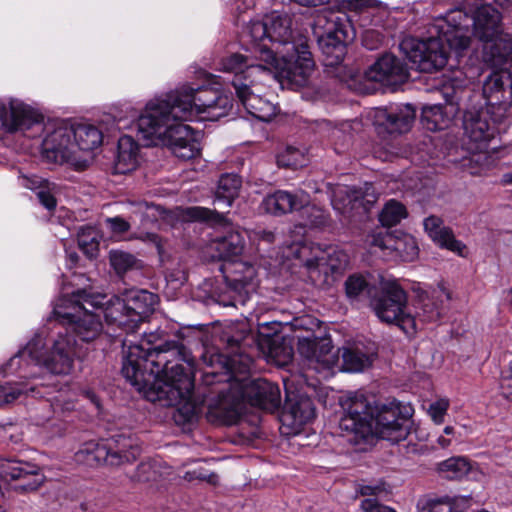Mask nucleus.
<instances>
[{
	"mask_svg": "<svg viewBox=\"0 0 512 512\" xmlns=\"http://www.w3.org/2000/svg\"><path fill=\"white\" fill-rule=\"evenodd\" d=\"M429 37H406L400 50L411 62L412 68L432 73L442 69L448 59L444 42L456 53L471 45L472 36L490 49L486 60L499 65L512 55V34L504 32L502 13L491 4L477 6L469 16L455 10L443 18H437L428 28Z\"/></svg>",
	"mask_w": 512,
	"mask_h": 512,
	"instance_id": "nucleus-1",
	"label": "nucleus"
},
{
	"mask_svg": "<svg viewBox=\"0 0 512 512\" xmlns=\"http://www.w3.org/2000/svg\"><path fill=\"white\" fill-rule=\"evenodd\" d=\"M162 340L160 332L145 335L139 344L123 340V376L151 402L176 406L183 422H191L201 411L194 399V382L179 363L185 360L179 341Z\"/></svg>",
	"mask_w": 512,
	"mask_h": 512,
	"instance_id": "nucleus-2",
	"label": "nucleus"
},
{
	"mask_svg": "<svg viewBox=\"0 0 512 512\" xmlns=\"http://www.w3.org/2000/svg\"><path fill=\"white\" fill-rule=\"evenodd\" d=\"M232 99L212 88L183 87L150 100L137 121L139 138L146 145H162L181 160L200 155V143L186 121H217L227 116Z\"/></svg>",
	"mask_w": 512,
	"mask_h": 512,
	"instance_id": "nucleus-3",
	"label": "nucleus"
},
{
	"mask_svg": "<svg viewBox=\"0 0 512 512\" xmlns=\"http://www.w3.org/2000/svg\"><path fill=\"white\" fill-rule=\"evenodd\" d=\"M340 404L343 415L339 427L354 435L355 442L370 436L399 442L410 434L411 420L401 412L398 403L374 406V401L356 392L348 394Z\"/></svg>",
	"mask_w": 512,
	"mask_h": 512,
	"instance_id": "nucleus-4",
	"label": "nucleus"
},
{
	"mask_svg": "<svg viewBox=\"0 0 512 512\" xmlns=\"http://www.w3.org/2000/svg\"><path fill=\"white\" fill-rule=\"evenodd\" d=\"M105 295L92 294L86 290H77L71 295L59 299L54 307V314L67 324L62 334L77 342L90 343L95 341L103 332L100 315L91 309H102Z\"/></svg>",
	"mask_w": 512,
	"mask_h": 512,
	"instance_id": "nucleus-5",
	"label": "nucleus"
},
{
	"mask_svg": "<svg viewBox=\"0 0 512 512\" xmlns=\"http://www.w3.org/2000/svg\"><path fill=\"white\" fill-rule=\"evenodd\" d=\"M44 345L43 338L36 335L18 355L10 360L9 365H12L18 357L27 356L53 374H69L73 369L74 358L80 356L77 341L59 332L53 339L50 352H44Z\"/></svg>",
	"mask_w": 512,
	"mask_h": 512,
	"instance_id": "nucleus-6",
	"label": "nucleus"
},
{
	"mask_svg": "<svg viewBox=\"0 0 512 512\" xmlns=\"http://www.w3.org/2000/svg\"><path fill=\"white\" fill-rule=\"evenodd\" d=\"M370 307L382 323L395 325L406 334L415 333V317L409 309L407 293L395 280L381 283L379 292L370 298Z\"/></svg>",
	"mask_w": 512,
	"mask_h": 512,
	"instance_id": "nucleus-7",
	"label": "nucleus"
},
{
	"mask_svg": "<svg viewBox=\"0 0 512 512\" xmlns=\"http://www.w3.org/2000/svg\"><path fill=\"white\" fill-rule=\"evenodd\" d=\"M261 59L269 67L265 76H278L297 87L304 86L314 71V61L306 44L301 43L295 53L278 59L271 49H260Z\"/></svg>",
	"mask_w": 512,
	"mask_h": 512,
	"instance_id": "nucleus-8",
	"label": "nucleus"
},
{
	"mask_svg": "<svg viewBox=\"0 0 512 512\" xmlns=\"http://www.w3.org/2000/svg\"><path fill=\"white\" fill-rule=\"evenodd\" d=\"M295 257L299 259L315 282L327 281L329 274H340L348 265V255L335 247L323 250L318 245L303 244L295 249Z\"/></svg>",
	"mask_w": 512,
	"mask_h": 512,
	"instance_id": "nucleus-9",
	"label": "nucleus"
},
{
	"mask_svg": "<svg viewBox=\"0 0 512 512\" xmlns=\"http://www.w3.org/2000/svg\"><path fill=\"white\" fill-rule=\"evenodd\" d=\"M463 128L465 135L474 145L471 149L478 151L465 159L463 166L471 175H479L487 160V155L482 153V150L486 149L488 142L494 137L495 127L489 123V114L486 110H469L464 114Z\"/></svg>",
	"mask_w": 512,
	"mask_h": 512,
	"instance_id": "nucleus-10",
	"label": "nucleus"
},
{
	"mask_svg": "<svg viewBox=\"0 0 512 512\" xmlns=\"http://www.w3.org/2000/svg\"><path fill=\"white\" fill-rule=\"evenodd\" d=\"M315 26L322 29L319 32V44L325 54L334 55L336 61H340L345 50V44L352 40L350 25L345 15H337L329 12L319 14L315 20Z\"/></svg>",
	"mask_w": 512,
	"mask_h": 512,
	"instance_id": "nucleus-11",
	"label": "nucleus"
},
{
	"mask_svg": "<svg viewBox=\"0 0 512 512\" xmlns=\"http://www.w3.org/2000/svg\"><path fill=\"white\" fill-rule=\"evenodd\" d=\"M42 149L48 160L74 167L73 124L53 122L46 125Z\"/></svg>",
	"mask_w": 512,
	"mask_h": 512,
	"instance_id": "nucleus-12",
	"label": "nucleus"
},
{
	"mask_svg": "<svg viewBox=\"0 0 512 512\" xmlns=\"http://www.w3.org/2000/svg\"><path fill=\"white\" fill-rule=\"evenodd\" d=\"M298 351L308 365L318 372H336L341 349L334 350L330 337H303L298 339Z\"/></svg>",
	"mask_w": 512,
	"mask_h": 512,
	"instance_id": "nucleus-13",
	"label": "nucleus"
},
{
	"mask_svg": "<svg viewBox=\"0 0 512 512\" xmlns=\"http://www.w3.org/2000/svg\"><path fill=\"white\" fill-rule=\"evenodd\" d=\"M227 286L235 293V301L244 305L259 285L256 267L246 261H233L221 267Z\"/></svg>",
	"mask_w": 512,
	"mask_h": 512,
	"instance_id": "nucleus-14",
	"label": "nucleus"
},
{
	"mask_svg": "<svg viewBox=\"0 0 512 512\" xmlns=\"http://www.w3.org/2000/svg\"><path fill=\"white\" fill-rule=\"evenodd\" d=\"M0 476L5 481H15V489L21 492L36 491L44 482L45 476L35 464L8 460L0 466Z\"/></svg>",
	"mask_w": 512,
	"mask_h": 512,
	"instance_id": "nucleus-15",
	"label": "nucleus"
},
{
	"mask_svg": "<svg viewBox=\"0 0 512 512\" xmlns=\"http://www.w3.org/2000/svg\"><path fill=\"white\" fill-rule=\"evenodd\" d=\"M41 116L30 106L18 99H0V122L7 132L27 130L40 125Z\"/></svg>",
	"mask_w": 512,
	"mask_h": 512,
	"instance_id": "nucleus-16",
	"label": "nucleus"
},
{
	"mask_svg": "<svg viewBox=\"0 0 512 512\" xmlns=\"http://www.w3.org/2000/svg\"><path fill=\"white\" fill-rule=\"evenodd\" d=\"M103 141L102 132L88 123L73 124V146H75L74 168L83 170L93 160V150Z\"/></svg>",
	"mask_w": 512,
	"mask_h": 512,
	"instance_id": "nucleus-17",
	"label": "nucleus"
},
{
	"mask_svg": "<svg viewBox=\"0 0 512 512\" xmlns=\"http://www.w3.org/2000/svg\"><path fill=\"white\" fill-rule=\"evenodd\" d=\"M265 76L243 82L240 77L232 81L239 101L249 114L261 121H270L276 115V106L255 92L254 83Z\"/></svg>",
	"mask_w": 512,
	"mask_h": 512,
	"instance_id": "nucleus-18",
	"label": "nucleus"
},
{
	"mask_svg": "<svg viewBox=\"0 0 512 512\" xmlns=\"http://www.w3.org/2000/svg\"><path fill=\"white\" fill-rule=\"evenodd\" d=\"M365 78L384 86H396L406 81L408 71L394 55L385 54L366 70Z\"/></svg>",
	"mask_w": 512,
	"mask_h": 512,
	"instance_id": "nucleus-19",
	"label": "nucleus"
},
{
	"mask_svg": "<svg viewBox=\"0 0 512 512\" xmlns=\"http://www.w3.org/2000/svg\"><path fill=\"white\" fill-rule=\"evenodd\" d=\"M415 118V110L410 104L378 108L374 113V123L388 133H405L410 130Z\"/></svg>",
	"mask_w": 512,
	"mask_h": 512,
	"instance_id": "nucleus-20",
	"label": "nucleus"
},
{
	"mask_svg": "<svg viewBox=\"0 0 512 512\" xmlns=\"http://www.w3.org/2000/svg\"><path fill=\"white\" fill-rule=\"evenodd\" d=\"M221 69L225 72L234 73V79L240 77L243 82L249 83V80L257 79L258 76H265V72L269 67L266 63L259 61L258 55L253 56L242 54H232L223 58L220 62Z\"/></svg>",
	"mask_w": 512,
	"mask_h": 512,
	"instance_id": "nucleus-21",
	"label": "nucleus"
},
{
	"mask_svg": "<svg viewBox=\"0 0 512 512\" xmlns=\"http://www.w3.org/2000/svg\"><path fill=\"white\" fill-rule=\"evenodd\" d=\"M103 442L108 451L109 466L130 464L138 458L141 452L137 439L130 434H115Z\"/></svg>",
	"mask_w": 512,
	"mask_h": 512,
	"instance_id": "nucleus-22",
	"label": "nucleus"
},
{
	"mask_svg": "<svg viewBox=\"0 0 512 512\" xmlns=\"http://www.w3.org/2000/svg\"><path fill=\"white\" fill-rule=\"evenodd\" d=\"M245 248L244 233L239 230H229L224 235L213 239L209 245V249L213 252V257L230 263L240 261Z\"/></svg>",
	"mask_w": 512,
	"mask_h": 512,
	"instance_id": "nucleus-23",
	"label": "nucleus"
},
{
	"mask_svg": "<svg viewBox=\"0 0 512 512\" xmlns=\"http://www.w3.org/2000/svg\"><path fill=\"white\" fill-rule=\"evenodd\" d=\"M243 395L247 396L253 405L268 411L276 410L281 403L279 387L265 379L253 380L246 386Z\"/></svg>",
	"mask_w": 512,
	"mask_h": 512,
	"instance_id": "nucleus-24",
	"label": "nucleus"
},
{
	"mask_svg": "<svg viewBox=\"0 0 512 512\" xmlns=\"http://www.w3.org/2000/svg\"><path fill=\"white\" fill-rule=\"evenodd\" d=\"M309 200V195L300 190L290 193L278 190L267 195L262 201L263 209L270 214L282 215L302 208Z\"/></svg>",
	"mask_w": 512,
	"mask_h": 512,
	"instance_id": "nucleus-25",
	"label": "nucleus"
},
{
	"mask_svg": "<svg viewBox=\"0 0 512 512\" xmlns=\"http://www.w3.org/2000/svg\"><path fill=\"white\" fill-rule=\"evenodd\" d=\"M315 417V408L312 400L303 395H287V407L282 415V421L299 429Z\"/></svg>",
	"mask_w": 512,
	"mask_h": 512,
	"instance_id": "nucleus-26",
	"label": "nucleus"
},
{
	"mask_svg": "<svg viewBox=\"0 0 512 512\" xmlns=\"http://www.w3.org/2000/svg\"><path fill=\"white\" fill-rule=\"evenodd\" d=\"M124 299L132 326H137L146 315L154 310L158 302L157 295L147 290L139 289L127 291Z\"/></svg>",
	"mask_w": 512,
	"mask_h": 512,
	"instance_id": "nucleus-27",
	"label": "nucleus"
},
{
	"mask_svg": "<svg viewBox=\"0 0 512 512\" xmlns=\"http://www.w3.org/2000/svg\"><path fill=\"white\" fill-rule=\"evenodd\" d=\"M240 413V401L228 395H221L209 403L206 418L214 424L232 425L237 422Z\"/></svg>",
	"mask_w": 512,
	"mask_h": 512,
	"instance_id": "nucleus-28",
	"label": "nucleus"
},
{
	"mask_svg": "<svg viewBox=\"0 0 512 512\" xmlns=\"http://www.w3.org/2000/svg\"><path fill=\"white\" fill-rule=\"evenodd\" d=\"M424 229L438 246L464 256L465 245L455 238L452 230L444 226L440 218L436 216L426 218L424 220Z\"/></svg>",
	"mask_w": 512,
	"mask_h": 512,
	"instance_id": "nucleus-29",
	"label": "nucleus"
},
{
	"mask_svg": "<svg viewBox=\"0 0 512 512\" xmlns=\"http://www.w3.org/2000/svg\"><path fill=\"white\" fill-rule=\"evenodd\" d=\"M138 143L128 135L118 140L117 155L114 162V171L118 174H126L134 171L140 160Z\"/></svg>",
	"mask_w": 512,
	"mask_h": 512,
	"instance_id": "nucleus-30",
	"label": "nucleus"
},
{
	"mask_svg": "<svg viewBox=\"0 0 512 512\" xmlns=\"http://www.w3.org/2000/svg\"><path fill=\"white\" fill-rule=\"evenodd\" d=\"M269 42L289 44L293 38L292 19L287 13L273 11L266 15Z\"/></svg>",
	"mask_w": 512,
	"mask_h": 512,
	"instance_id": "nucleus-31",
	"label": "nucleus"
},
{
	"mask_svg": "<svg viewBox=\"0 0 512 512\" xmlns=\"http://www.w3.org/2000/svg\"><path fill=\"white\" fill-rule=\"evenodd\" d=\"M372 364V358L359 347H343L339 356V366L336 371L362 372Z\"/></svg>",
	"mask_w": 512,
	"mask_h": 512,
	"instance_id": "nucleus-32",
	"label": "nucleus"
},
{
	"mask_svg": "<svg viewBox=\"0 0 512 512\" xmlns=\"http://www.w3.org/2000/svg\"><path fill=\"white\" fill-rule=\"evenodd\" d=\"M241 187V179L233 173L223 174L215 192L214 203L219 209H226L231 206L238 196Z\"/></svg>",
	"mask_w": 512,
	"mask_h": 512,
	"instance_id": "nucleus-33",
	"label": "nucleus"
},
{
	"mask_svg": "<svg viewBox=\"0 0 512 512\" xmlns=\"http://www.w3.org/2000/svg\"><path fill=\"white\" fill-rule=\"evenodd\" d=\"M511 86L510 77L504 72H494L487 77L483 84V96L494 105L506 100V88Z\"/></svg>",
	"mask_w": 512,
	"mask_h": 512,
	"instance_id": "nucleus-34",
	"label": "nucleus"
},
{
	"mask_svg": "<svg viewBox=\"0 0 512 512\" xmlns=\"http://www.w3.org/2000/svg\"><path fill=\"white\" fill-rule=\"evenodd\" d=\"M76 460L88 466L108 465V451L104 442H87L76 453Z\"/></svg>",
	"mask_w": 512,
	"mask_h": 512,
	"instance_id": "nucleus-35",
	"label": "nucleus"
},
{
	"mask_svg": "<svg viewBox=\"0 0 512 512\" xmlns=\"http://www.w3.org/2000/svg\"><path fill=\"white\" fill-rule=\"evenodd\" d=\"M244 37L247 38V42H250L254 45L253 53L258 55L259 61L263 62L261 59L260 49H269L266 44V41L269 42L266 17L263 19V21H251V23L246 28Z\"/></svg>",
	"mask_w": 512,
	"mask_h": 512,
	"instance_id": "nucleus-36",
	"label": "nucleus"
},
{
	"mask_svg": "<svg viewBox=\"0 0 512 512\" xmlns=\"http://www.w3.org/2000/svg\"><path fill=\"white\" fill-rule=\"evenodd\" d=\"M202 360L208 366H214L215 363L220 364L223 368H225L229 373L232 374L235 378L237 374H245L250 367V359L248 357L242 356H233V357H223L221 355H211L209 360L206 355L202 356Z\"/></svg>",
	"mask_w": 512,
	"mask_h": 512,
	"instance_id": "nucleus-37",
	"label": "nucleus"
},
{
	"mask_svg": "<svg viewBox=\"0 0 512 512\" xmlns=\"http://www.w3.org/2000/svg\"><path fill=\"white\" fill-rule=\"evenodd\" d=\"M104 304H108L103 311V315L108 322L117 323L118 326L127 327L129 329L136 327L131 324L124 298L116 297L109 302L104 300Z\"/></svg>",
	"mask_w": 512,
	"mask_h": 512,
	"instance_id": "nucleus-38",
	"label": "nucleus"
},
{
	"mask_svg": "<svg viewBox=\"0 0 512 512\" xmlns=\"http://www.w3.org/2000/svg\"><path fill=\"white\" fill-rule=\"evenodd\" d=\"M421 121L427 130L438 131L448 127L451 119L443 106L431 105L423 107Z\"/></svg>",
	"mask_w": 512,
	"mask_h": 512,
	"instance_id": "nucleus-39",
	"label": "nucleus"
},
{
	"mask_svg": "<svg viewBox=\"0 0 512 512\" xmlns=\"http://www.w3.org/2000/svg\"><path fill=\"white\" fill-rule=\"evenodd\" d=\"M472 469L470 461L462 456L451 457L438 464V471L449 479H460Z\"/></svg>",
	"mask_w": 512,
	"mask_h": 512,
	"instance_id": "nucleus-40",
	"label": "nucleus"
},
{
	"mask_svg": "<svg viewBox=\"0 0 512 512\" xmlns=\"http://www.w3.org/2000/svg\"><path fill=\"white\" fill-rule=\"evenodd\" d=\"M442 316V310L439 306L438 297H426L420 302L419 307L413 317H415V324L417 321L422 323H433L438 321Z\"/></svg>",
	"mask_w": 512,
	"mask_h": 512,
	"instance_id": "nucleus-41",
	"label": "nucleus"
},
{
	"mask_svg": "<svg viewBox=\"0 0 512 512\" xmlns=\"http://www.w3.org/2000/svg\"><path fill=\"white\" fill-rule=\"evenodd\" d=\"M109 260L117 274H123L129 270L140 269L142 267L140 260L132 254L121 250L110 251Z\"/></svg>",
	"mask_w": 512,
	"mask_h": 512,
	"instance_id": "nucleus-42",
	"label": "nucleus"
},
{
	"mask_svg": "<svg viewBox=\"0 0 512 512\" xmlns=\"http://www.w3.org/2000/svg\"><path fill=\"white\" fill-rule=\"evenodd\" d=\"M99 234L97 230L91 226H82L78 231V245L83 253L93 258L98 253L99 247Z\"/></svg>",
	"mask_w": 512,
	"mask_h": 512,
	"instance_id": "nucleus-43",
	"label": "nucleus"
},
{
	"mask_svg": "<svg viewBox=\"0 0 512 512\" xmlns=\"http://www.w3.org/2000/svg\"><path fill=\"white\" fill-rule=\"evenodd\" d=\"M307 157L303 150L293 146H287L284 151L278 154L277 163L279 166L296 169L307 164Z\"/></svg>",
	"mask_w": 512,
	"mask_h": 512,
	"instance_id": "nucleus-44",
	"label": "nucleus"
},
{
	"mask_svg": "<svg viewBox=\"0 0 512 512\" xmlns=\"http://www.w3.org/2000/svg\"><path fill=\"white\" fill-rule=\"evenodd\" d=\"M392 249L395 250L404 261H413L418 257L419 248L416 239L411 235H403L394 238Z\"/></svg>",
	"mask_w": 512,
	"mask_h": 512,
	"instance_id": "nucleus-45",
	"label": "nucleus"
},
{
	"mask_svg": "<svg viewBox=\"0 0 512 512\" xmlns=\"http://www.w3.org/2000/svg\"><path fill=\"white\" fill-rule=\"evenodd\" d=\"M406 217L405 207L394 200L389 201L382 209L379 220L383 226L392 227Z\"/></svg>",
	"mask_w": 512,
	"mask_h": 512,
	"instance_id": "nucleus-46",
	"label": "nucleus"
},
{
	"mask_svg": "<svg viewBox=\"0 0 512 512\" xmlns=\"http://www.w3.org/2000/svg\"><path fill=\"white\" fill-rule=\"evenodd\" d=\"M305 225L311 227H323L328 223V214L321 207L309 205V201L301 208Z\"/></svg>",
	"mask_w": 512,
	"mask_h": 512,
	"instance_id": "nucleus-47",
	"label": "nucleus"
},
{
	"mask_svg": "<svg viewBox=\"0 0 512 512\" xmlns=\"http://www.w3.org/2000/svg\"><path fill=\"white\" fill-rule=\"evenodd\" d=\"M183 218L186 220L196 221H209V222H220L224 216L222 212L210 210L203 207H189L183 211Z\"/></svg>",
	"mask_w": 512,
	"mask_h": 512,
	"instance_id": "nucleus-48",
	"label": "nucleus"
},
{
	"mask_svg": "<svg viewBox=\"0 0 512 512\" xmlns=\"http://www.w3.org/2000/svg\"><path fill=\"white\" fill-rule=\"evenodd\" d=\"M346 295L350 300H357L365 292L370 293L369 284L362 275H351L345 282Z\"/></svg>",
	"mask_w": 512,
	"mask_h": 512,
	"instance_id": "nucleus-49",
	"label": "nucleus"
},
{
	"mask_svg": "<svg viewBox=\"0 0 512 512\" xmlns=\"http://www.w3.org/2000/svg\"><path fill=\"white\" fill-rule=\"evenodd\" d=\"M158 463L156 461L141 462L133 476L134 480L139 482L156 481L159 477Z\"/></svg>",
	"mask_w": 512,
	"mask_h": 512,
	"instance_id": "nucleus-50",
	"label": "nucleus"
},
{
	"mask_svg": "<svg viewBox=\"0 0 512 512\" xmlns=\"http://www.w3.org/2000/svg\"><path fill=\"white\" fill-rule=\"evenodd\" d=\"M131 205L133 207L132 211L136 214H139L146 222L157 221L164 212L161 207L154 204H149L148 202L141 201L137 203H131Z\"/></svg>",
	"mask_w": 512,
	"mask_h": 512,
	"instance_id": "nucleus-51",
	"label": "nucleus"
},
{
	"mask_svg": "<svg viewBox=\"0 0 512 512\" xmlns=\"http://www.w3.org/2000/svg\"><path fill=\"white\" fill-rule=\"evenodd\" d=\"M448 408L449 401L447 399H439L430 404L428 414L435 424H442Z\"/></svg>",
	"mask_w": 512,
	"mask_h": 512,
	"instance_id": "nucleus-52",
	"label": "nucleus"
},
{
	"mask_svg": "<svg viewBox=\"0 0 512 512\" xmlns=\"http://www.w3.org/2000/svg\"><path fill=\"white\" fill-rule=\"evenodd\" d=\"M421 512H453V505L449 498L430 499L423 504Z\"/></svg>",
	"mask_w": 512,
	"mask_h": 512,
	"instance_id": "nucleus-53",
	"label": "nucleus"
},
{
	"mask_svg": "<svg viewBox=\"0 0 512 512\" xmlns=\"http://www.w3.org/2000/svg\"><path fill=\"white\" fill-rule=\"evenodd\" d=\"M394 237L388 233H373L368 236L367 243L371 248L380 250L392 249Z\"/></svg>",
	"mask_w": 512,
	"mask_h": 512,
	"instance_id": "nucleus-54",
	"label": "nucleus"
},
{
	"mask_svg": "<svg viewBox=\"0 0 512 512\" xmlns=\"http://www.w3.org/2000/svg\"><path fill=\"white\" fill-rule=\"evenodd\" d=\"M22 391L21 388L11 385L0 386V405L13 402Z\"/></svg>",
	"mask_w": 512,
	"mask_h": 512,
	"instance_id": "nucleus-55",
	"label": "nucleus"
},
{
	"mask_svg": "<svg viewBox=\"0 0 512 512\" xmlns=\"http://www.w3.org/2000/svg\"><path fill=\"white\" fill-rule=\"evenodd\" d=\"M37 198L40 203L47 208L48 210H53L56 206V199L51 193V189L49 187V183L46 184L41 190L37 193Z\"/></svg>",
	"mask_w": 512,
	"mask_h": 512,
	"instance_id": "nucleus-56",
	"label": "nucleus"
},
{
	"mask_svg": "<svg viewBox=\"0 0 512 512\" xmlns=\"http://www.w3.org/2000/svg\"><path fill=\"white\" fill-rule=\"evenodd\" d=\"M361 509L363 512H396L393 508L380 504L375 499H364L361 502Z\"/></svg>",
	"mask_w": 512,
	"mask_h": 512,
	"instance_id": "nucleus-57",
	"label": "nucleus"
},
{
	"mask_svg": "<svg viewBox=\"0 0 512 512\" xmlns=\"http://www.w3.org/2000/svg\"><path fill=\"white\" fill-rule=\"evenodd\" d=\"M443 433V435H440L437 438V444L443 449L451 446L453 440H459L460 435L457 434L454 427L452 426H446L443 430Z\"/></svg>",
	"mask_w": 512,
	"mask_h": 512,
	"instance_id": "nucleus-58",
	"label": "nucleus"
},
{
	"mask_svg": "<svg viewBox=\"0 0 512 512\" xmlns=\"http://www.w3.org/2000/svg\"><path fill=\"white\" fill-rule=\"evenodd\" d=\"M21 186L30 190H41L48 182L38 176H22L19 178Z\"/></svg>",
	"mask_w": 512,
	"mask_h": 512,
	"instance_id": "nucleus-59",
	"label": "nucleus"
},
{
	"mask_svg": "<svg viewBox=\"0 0 512 512\" xmlns=\"http://www.w3.org/2000/svg\"><path fill=\"white\" fill-rule=\"evenodd\" d=\"M106 221L112 232L117 234H122L130 228L129 223L120 217L108 218Z\"/></svg>",
	"mask_w": 512,
	"mask_h": 512,
	"instance_id": "nucleus-60",
	"label": "nucleus"
},
{
	"mask_svg": "<svg viewBox=\"0 0 512 512\" xmlns=\"http://www.w3.org/2000/svg\"><path fill=\"white\" fill-rule=\"evenodd\" d=\"M347 7L354 11H360L365 8L376 7L377 0H343Z\"/></svg>",
	"mask_w": 512,
	"mask_h": 512,
	"instance_id": "nucleus-61",
	"label": "nucleus"
},
{
	"mask_svg": "<svg viewBox=\"0 0 512 512\" xmlns=\"http://www.w3.org/2000/svg\"><path fill=\"white\" fill-rule=\"evenodd\" d=\"M135 238L140 239L141 241H143L145 243L154 245L156 247V249L158 250V252L162 253L161 239L159 238V236L157 234L150 233V232L140 233L139 235L135 236Z\"/></svg>",
	"mask_w": 512,
	"mask_h": 512,
	"instance_id": "nucleus-62",
	"label": "nucleus"
},
{
	"mask_svg": "<svg viewBox=\"0 0 512 512\" xmlns=\"http://www.w3.org/2000/svg\"><path fill=\"white\" fill-rule=\"evenodd\" d=\"M51 406L53 407L54 411H69L74 409V403L72 401L64 400L62 394L53 400Z\"/></svg>",
	"mask_w": 512,
	"mask_h": 512,
	"instance_id": "nucleus-63",
	"label": "nucleus"
},
{
	"mask_svg": "<svg viewBox=\"0 0 512 512\" xmlns=\"http://www.w3.org/2000/svg\"><path fill=\"white\" fill-rule=\"evenodd\" d=\"M503 394L507 399L512 400V375L503 379L501 384Z\"/></svg>",
	"mask_w": 512,
	"mask_h": 512,
	"instance_id": "nucleus-64",
	"label": "nucleus"
}]
</instances>
